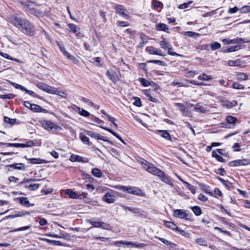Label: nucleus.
Returning a JSON list of instances; mask_svg holds the SVG:
<instances>
[{
    "label": "nucleus",
    "instance_id": "f257e3e1",
    "mask_svg": "<svg viewBox=\"0 0 250 250\" xmlns=\"http://www.w3.org/2000/svg\"><path fill=\"white\" fill-rule=\"evenodd\" d=\"M7 21L26 35L32 36L35 34V29L32 23L26 19L21 17L17 14L9 16Z\"/></svg>",
    "mask_w": 250,
    "mask_h": 250
},
{
    "label": "nucleus",
    "instance_id": "f03ea898",
    "mask_svg": "<svg viewBox=\"0 0 250 250\" xmlns=\"http://www.w3.org/2000/svg\"><path fill=\"white\" fill-rule=\"evenodd\" d=\"M142 164L143 167L147 172L154 175L158 176L162 171L161 169L156 167L153 164L146 161L145 160L144 162H142Z\"/></svg>",
    "mask_w": 250,
    "mask_h": 250
},
{
    "label": "nucleus",
    "instance_id": "7ed1b4c3",
    "mask_svg": "<svg viewBox=\"0 0 250 250\" xmlns=\"http://www.w3.org/2000/svg\"><path fill=\"white\" fill-rule=\"evenodd\" d=\"M118 189L136 195H140L142 193V190L140 188L131 186H121Z\"/></svg>",
    "mask_w": 250,
    "mask_h": 250
},
{
    "label": "nucleus",
    "instance_id": "20e7f679",
    "mask_svg": "<svg viewBox=\"0 0 250 250\" xmlns=\"http://www.w3.org/2000/svg\"><path fill=\"white\" fill-rule=\"evenodd\" d=\"M121 244L125 245L127 247H136L140 249L143 248L145 246H146V244L144 243L137 244L136 243H134L133 242H125L124 241H119L114 242V245L117 247H121Z\"/></svg>",
    "mask_w": 250,
    "mask_h": 250
},
{
    "label": "nucleus",
    "instance_id": "39448f33",
    "mask_svg": "<svg viewBox=\"0 0 250 250\" xmlns=\"http://www.w3.org/2000/svg\"><path fill=\"white\" fill-rule=\"evenodd\" d=\"M173 216L175 217L186 219L190 220V215L184 209H175L173 211Z\"/></svg>",
    "mask_w": 250,
    "mask_h": 250
},
{
    "label": "nucleus",
    "instance_id": "423d86ee",
    "mask_svg": "<svg viewBox=\"0 0 250 250\" xmlns=\"http://www.w3.org/2000/svg\"><path fill=\"white\" fill-rule=\"evenodd\" d=\"M43 127L48 131H55L57 130H61V127L57 125L51 121H44L42 123Z\"/></svg>",
    "mask_w": 250,
    "mask_h": 250
},
{
    "label": "nucleus",
    "instance_id": "0eeeda50",
    "mask_svg": "<svg viewBox=\"0 0 250 250\" xmlns=\"http://www.w3.org/2000/svg\"><path fill=\"white\" fill-rule=\"evenodd\" d=\"M114 9L116 10L117 13L122 16L125 19L128 18V11L124 8L123 5H117L114 7Z\"/></svg>",
    "mask_w": 250,
    "mask_h": 250
},
{
    "label": "nucleus",
    "instance_id": "6e6552de",
    "mask_svg": "<svg viewBox=\"0 0 250 250\" xmlns=\"http://www.w3.org/2000/svg\"><path fill=\"white\" fill-rule=\"evenodd\" d=\"M158 176L161 178L162 181H163L164 183L169 185L171 187L174 186V184L173 183L172 180L170 178L169 176H168V175H167L165 173V172H163L162 170L159 173V174Z\"/></svg>",
    "mask_w": 250,
    "mask_h": 250
},
{
    "label": "nucleus",
    "instance_id": "1a4fd4ad",
    "mask_svg": "<svg viewBox=\"0 0 250 250\" xmlns=\"http://www.w3.org/2000/svg\"><path fill=\"white\" fill-rule=\"evenodd\" d=\"M90 223L93 227L96 228H102L104 229H107L108 228V225L106 223L101 222L100 219H98L97 220H91L90 221Z\"/></svg>",
    "mask_w": 250,
    "mask_h": 250
},
{
    "label": "nucleus",
    "instance_id": "9d476101",
    "mask_svg": "<svg viewBox=\"0 0 250 250\" xmlns=\"http://www.w3.org/2000/svg\"><path fill=\"white\" fill-rule=\"evenodd\" d=\"M107 77L114 83H116L119 80V77L117 73L113 70H107L106 73Z\"/></svg>",
    "mask_w": 250,
    "mask_h": 250
},
{
    "label": "nucleus",
    "instance_id": "9b49d317",
    "mask_svg": "<svg viewBox=\"0 0 250 250\" xmlns=\"http://www.w3.org/2000/svg\"><path fill=\"white\" fill-rule=\"evenodd\" d=\"M248 164V161L246 159L236 160L234 161H231L229 163V165L230 167H237L239 166H244Z\"/></svg>",
    "mask_w": 250,
    "mask_h": 250
},
{
    "label": "nucleus",
    "instance_id": "f8f14e48",
    "mask_svg": "<svg viewBox=\"0 0 250 250\" xmlns=\"http://www.w3.org/2000/svg\"><path fill=\"white\" fill-rule=\"evenodd\" d=\"M46 236L51 237H55L57 238H64L68 239L69 237V235L67 233L61 231L60 234H56L53 233L49 232L46 234Z\"/></svg>",
    "mask_w": 250,
    "mask_h": 250
},
{
    "label": "nucleus",
    "instance_id": "ddd939ff",
    "mask_svg": "<svg viewBox=\"0 0 250 250\" xmlns=\"http://www.w3.org/2000/svg\"><path fill=\"white\" fill-rule=\"evenodd\" d=\"M222 42L225 44H233V43H243V42H247V41H244V39H242L241 38H237V39H232V40L224 39L222 40Z\"/></svg>",
    "mask_w": 250,
    "mask_h": 250
},
{
    "label": "nucleus",
    "instance_id": "4468645a",
    "mask_svg": "<svg viewBox=\"0 0 250 250\" xmlns=\"http://www.w3.org/2000/svg\"><path fill=\"white\" fill-rule=\"evenodd\" d=\"M146 51L151 55H157L163 56L164 55L161 53V50H158L153 46H148L146 48Z\"/></svg>",
    "mask_w": 250,
    "mask_h": 250
},
{
    "label": "nucleus",
    "instance_id": "2eb2a0df",
    "mask_svg": "<svg viewBox=\"0 0 250 250\" xmlns=\"http://www.w3.org/2000/svg\"><path fill=\"white\" fill-rule=\"evenodd\" d=\"M103 199L108 203H112L115 201V196L112 193H106L104 196Z\"/></svg>",
    "mask_w": 250,
    "mask_h": 250
},
{
    "label": "nucleus",
    "instance_id": "dca6fc26",
    "mask_svg": "<svg viewBox=\"0 0 250 250\" xmlns=\"http://www.w3.org/2000/svg\"><path fill=\"white\" fill-rule=\"evenodd\" d=\"M68 26L70 29V31L75 33L76 36H81V33L80 32V28H78L77 26L73 23H69Z\"/></svg>",
    "mask_w": 250,
    "mask_h": 250
},
{
    "label": "nucleus",
    "instance_id": "f3484780",
    "mask_svg": "<svg viewBox=\"0 0 250 250\" xmlns=\"http://www.w3.org/2000/svg\"><path fill=\"white\" fill-rule=\"evenodd\" d=\"M144 93L146 96L147 99L150 101L154 103H157L158 102V100L156 97L152 96L150 90H145L144 91Z\"/></svg>",
    "mask_w": 250,
    "mask_h": 250
},
{
    "label": "nucleus",
    "instance_id": "a211bd4d",
    "mask_svg": "<svg viewBox=\"0 0 250 250\" xmlns=\"http://www.w3.org/2000/svg\"><path fill=\"white\" fill-rule=\"evenodd\" d=\"M30 109L32 111L36 112L46 113L47 112L46 109L43 108L40 105L35 104H32Z\"/></svg>",
    "mask_w": 250,
    "mask_h": 250
},
{
    "label": "nucleus",
    "instance_id": "6ab92c4d",
    "mask_svg": "<svg viewBox=\"0 0 250 250\" xmlns=\"http://www.w3.org/2000/svg\"><path fill=\"white\" fill-rule=\"evenodd\" d=\"M156 29L158 31L168 32V26L165 23H158L156 24Z\"/></svg>",
    "mask_w": 250,
    "mask_h": 250
},
{
    "label": "nucleus",
    "instance_id": "aec40b11",
    "mask_svg": "<svg viewBox=\"0 0 250 250\" xmlns=\"http://www.w3.org/2000/svg\"><path fill=\"white\" fill-rule=\"evenodd\" d=\"M26 159L32 164H42L46 163V161L41 158H29Z\"/></svg>",
    "mask_w": 250,
    "mask_h": 250
},
{
    "label": "nucleus",
    "instance_id": "412c9836",
    "mask_svg": "<svg viewBox=\"0 0 250 250\" xmlns=\"http://www.w3.org/2000/svg\"><path fill=\"white\" fill-rule=\"evenodd\" d=\"M30 213L27 211L25 212H18L16 214L13 215H10L7 216L6 219H13L18 217H21L24 215H29Z\"/></svg>",
    "mask_w": 250,
    "mask_h": 250
},
{
    "label": "nucleus",
    "instance_id": "4be33fe9",
    "mask_svg": "<svg viewBox=\"0 0 250 250\" xmlns=\"http://www.w3.org/2000/svg\"><path fill=\"white\" fill-rule=\"evenodd\" d=\"M21 3L23 6L25 10L30 12L31 14L35 9L31 5L27 3L25 1H21Z\"/></svg>",
    "mask_w": 250,
    "mask_h": 250
},
{
    "label": "nucleus",
    "instance_id": "5701e85b",
    "mask_svg": "<svg viewBox=\"0 0 250 250\" xmlns=\"http://www.w3.org/2000/svg\"><path fill=\"white\" fill-rule=\"evenodd\" d=\"M20 203L27 207H30L31 206H33V204H31L27 198L26 197H20Z\"/></svg>",
    "mask_w": 250,
    "mask_h": 250
},
{
    "label": "nucleus",
    "instance_id": "b1692460",
    "mask_svg": "<svg viewBox=\"0 0 250 250\" xmlns=\"http://www.w3.org/2000/svg\"><path fill=\"white\" fill-rule=\"evenodd\" d=\"M175 105L179 108L180 110L183 113L184 115H188V110L186 108L184 104L181 103H175Z\"/></svg>",
    "mask_w": 250,
    "mask_h": 250
},
{
    "label": "nucleus",
    "instance_id": "393cba45",
    "mask_svg": "<svg viewBox=\"0 0 250 250\" xmlns=\"http://www.w3.org/2000/svg\"><path fill=\"white\" fill-rule=\"evenodd\" d=\"M70 161L74 162H83V158L79 155L72 154L69 158Z\"/></svg>",
    "mask_w": 250,
    "mask_h": 250
},
{
    "label": "nucleus",
    "instance_id": "a878e982",
    "mask_svg": "<svg viewBox=\"0 0 250 250\" xmlns=\"http://www.w3.org/2000/svg\"><path fill=\"white\" fill-rule=\"evenodd\" d=\"M194 108L195 111L201 113H205L207 112V109L199 104H195Z\"/></svg>",
    "mask_w": 250,
    "mask_h": 250
},
{
    "label": "nucleus",
    "instance_id": "bb28decb",
    "mask_svg": "<svg viewBox=\"0 0 250 250\" xmlns=\"http://www.w3.org/2000/svg\"><path fill=\"white\" fill-rule=\"evenodd\" d=\"M65 193L72 199H77L78 196L75 192H74L71 189H67L65 190Z\"/></svg>",
    "mask_w": 250,
    "mask_h": 250
},
{
    "label": "nucleus",
    "instance_id": "cd10ccee",
    "mask_svg": "<svg viewBox=\"0 0 250 250\" xmlns=\"http://www.w3.org/2000/svg\"><path fill=\"white\" fill-rule=\"evenodd\" d=\"M35 145V143L33 141H29L26 142L25 143L20 144L18 143V147H28Z\"/></svg>",
    "mask_w": 250,
    "mask_h": 250
},
{
    "label": "nucleus",
    "instance_id": "c85d7f7f",
    "mask_svg": "<svg viewBox=\"0 0 250 250\" xmlns=\"http://www.w3.org/2000/svg\"><path fill=\"white\" fill-rule=\"evenodd\" d=\"M228 64L230 66H240L241 65V62L240 59H237L234 61L229 60Z\"/></svg>",
    "mask_w": 250,
    "mask_h": 250
},
{
    "label": "nucleus",
    "instance_id": "c756f323",
    "mask_svg": "<svg viewBox=\"0 0 250 250\" xmlns=\"http://www.w3.org/2000/svg\"><path fill=\"white\" fill-rule=\"evenodd\" d=\"M164 223H165V226L167 228L172 229L173 230H176V229H177V228L178 227L176 225H175L173 223H172L171 222L168 221H164Z\"/></svg>",
    "mask_w": 250,
    "mask_h": 250
},
{
    "label": "nucleus",
    "instance_id": "7c9ffc66",
    "mask_svg": "<svg viewBox=\"0 0 250 250\" xmlns=\"http://www.w3.org/2000/svg\"><path fill=\"white\" fill-rule=\"evenodd\" d=\"M91 173L94 176L97 178H101L102 177V173L98 168H93L91 170Z\"/></svg>",
    "mask_w": 250,
    "mask_h": 250
},
{
    "label": "nucleus",
    "instance_id": "2f4dec72",
    "mask_svg": "<svg viewBox=\"0 0 250 250\" xmlns=\"http://www.w3.org/2000/svg\"><path fill=\"white\" fill-rule=\"evenodd\" d=\"M158 131L162 133L161 136L162 137L167 140H171V136L167 130H159Z\"/></svg>",
    "mask_w": 250,
    "mask_h": 250
},
{
    "label": "nucleus",
    "instance_id": "473e14b6",
    "mask_svg": "<svg viewBox=\"0 0 250 250\" xmlns=\"http://www.w3.org/2000/svg\"><path fill=\"white\" fill-rule=\"evenodd\" d=\"M195 242L197 244L202 246H207L208 245L207 240L202 237L197 238L195 240Z\"/></svg>",
    "mask_w": 250,
    "mask_h": 250
},
{
    "label": "nucleus",
    "instance_id": "72a5a7b5",
    "mask_svg": "<svg viewBox=\"0 0 250 250\" xmlns=\"http://www.w3.org/2000/svg\"><path fill=\"white\" fill-rule=\"evenodd\" d=\"M160 46L164 49H171V45L170 43L166 41L165 39H164L163 41H161L160 42Z\"/></svg>",
    "mask_w": 250,
    "mask_h": 250
},
{
    "label": "nucleus",
    "instance_id": "f704fd0d",
    "mask_svg": "<svg viewBox=\"0 0 250 250\" xmlns=\"http://www.w3.org/2000/svg\"><path fill=\"white\" fill-rule=\"evenodd\" d=\"M212 77L210 75H208L205 73L203 74L202 75H199L198 77V79L199 80L203 81H208L212 79Z\"/></svg>",
    "mask_w": 250,
    "mask_h": 250
},
{
    "label": "nucleus",
    "instance_id": "c9c22d12",
    "mask_svg": "<svg viewBox=\"0 0 250 250\" xmlns=\"http://www.w3.org/2000/svg\"><path fill=\"white\" fill-rule=\"evenodd\" d=\"M212 156L214 158H215L218 161L222 162V163H225L226 162V160L223 158L221 156H220L218 154L216 153L215 151L212 152Z\"/></svg>",
    "mask_w": 250,
    "mask_h": 250
},
{
    "label": "nucleus",
    "instance_id": "e433bc0d",
    "mask_svg": "<svg viewBox=\"0 0 250 250\" xmlns=\"http://www.w3.org/2000/svg\"><path fill=\"white\" fill-rule=\"evenodd\" d=\"M210 48L212 50L214 51L221 48V44L217 42H212L210 44Z\"/></svg>",
    "mask_w": 250,
    "mask_h": 250
},
{
    "label": "nucleus",
    "instance_id": "4c0bfd02",
    "mask_svg": "<svg viewBox=\"0 0 250 250\" xmlns=\"http://www.w3.org/2000/svg\"><path fill=\"white\" fill-rule=\"evenodd\" d=\"M218 179L219 180L228 188H231L232 187V185L231 183H230L228 181H226L223 179L218 177Z\"/></svg>",
    "mask_w": 250,
    "mask_h": 250
},
{
    "label": "nucleus",
    "instance_id": "58836bf2",
    "mask_svg": "<svg viewBox=\"0 0 250 250\" xmlns=\"http://www.w3.org/2000/svg\"><path fill=\"white\" fill-rule=\"evenodd\" d=\"M237 79L238 80L244 81L248 79V76L244 73L240 72L237 74Z\"/></svg>",
    "mask_w": 250,
    "mask_h": 250
},
{
    "label": "nucleus",
    "instance_id": "ea45409f",
    "mask_svg": "<svg viewBox=\"0 0 250 250\" xmlns=\"http://www.w3.org/2000/svg\"><path fill=\"white\" fill-rule=\"evenodd\" d=\"M22 165L23 164L21 163H15L9 165V167L11 168L21 170L24 168V166Z\"/></svg>",
    "mask_w": 250,
    "mask_h": 250
},
{
    "label": "nucleus",
    "instance_id": "a19ab883",
    "mask_svg": "<svg viewBox=\"0 0 250 250\" xmlns=\"http://www.w3.org/2000/svg\"><path fill=\"white\" fill-rule=\"evenodd\" d=\"M122 207L125 211H126L127 210L129 211L135 213H137L139 212V209L138 208L129 207H126V206H122Z\"/></svg>",
    "mask_w": 250,
    "mask_h": 250
},
{
    "label": "nucleus",
    "instance_id": "79ce46f5",
    "mask_svg": "<svg viewBox=\"0 0 250 250\" xmlns=\"http://www.w3.org/2000/svg\"><path fill=\"white\" fill-rule=\"evenodd\" d=\"M44 91L54 94V93H56V88L47 85Z\"/></svg>",
    "mask_w": 250,
    "mask_h": 250
},
{
    "label": "nucleus",
    "instance_id": "37998d69",
    "mask_svg": "<svg viewBox=\"0 0 250 250\" xmlns=\"http://www.w3.org/2000/svg\"><path fill=\"white\" fill-rule=\"evenodd\" d=\"M192 211L195 215L199 216L201 214L202 211L200 208L198 206H194L191 208Z\"/></svg>",
    "mask_w": 250,
    "mask_h": 250
},
{
    "label": "nucleus",
    "instance_id": "c03bdc74",
    "mask_svg": "<svg viewBox=\"0 0 250 250\" xmlns=\"http://www.w3.org/2000/svg\"><path fill=\"white\" fill-rule=\"evenodd\" d=\"M176 231H177L181 235L186 237L189 238L190 237V234L189 233L186 232L185 230L182 229L179 227H178Z\"/></svg>",
    "mask_w": 250,
    "mask_h": 250
},
{
    "label": "nucleus",
    "instance_id": "a18cd8bd",
    "mask_svg": "<svg viewBox=\"0 0 250 250\" xmlns=\"http://www.w3.org/2000/svg\"><path fill=\"white\" fill-rule=\"evenodd\" d=\"M226 121L229 124H234L237 121V119L234 117H232L231 116H228L226 117Z\"/></svg>",
    "mask_w": 250,
    "mask_h": 250
},
{
    "label": "nucleus",
    "instance_id": "49530a36",
    "mask_svg": "<svg viewBox=\"0 0 250 250\" xmlns=\"http://www.w3.org/2000/svg\"><path fill=\"white\" fill-rule=\"evenodd\" d=\"M232 87L236 89H244V85L240 84L238 83H233L232 85Z\"/></svg>",
    "mask_w": 250,
    "mask_h": 250
},
{
    "label": "nucleus",
    "instance_id": "de8ad7c7",
    "mask_svg": "<svg viewBox=\"0 0 250 250\" xmlns=\"http://www.w3.org/2000/svg\"><path fill=\"white\" fill-rule=\"evenodd\" d=\"M80 137L82 141L85 144H88L89 143V138L82 133L80 134Z\"/></svg>",
    "mask_w": 250,
    "mask_h": 250
},
{
    "label": "nucleus",
    "instance_id": "09e8293b",
    "mask_svg": "<svg viewBox=\"0 0 250 250\" xmlns=\"http://www.w3.org/2000/svg\"><path fill=\"white\" fill-rule=\"evenodd\" d=\"M84 133L86 135H87L92 138H94L95 139H96V137L98 134V133H94V132H93L92 131H90V130L84 131Z\"/></svg>",
    "mask_w": 250,
    "mask_h": 250
},
{
    "label": "nucleus",
    "instance_id": "8fccbe9b",
    "mask_svg": "<svg viewBox=\"0 0 250 250\" xmlns=\"http://www.w3.org/2000/svg\"><path fill=\"white\" fill-rule=\"evenodd\" d=\"M13 98V95L11 93L6 94H0V98L2 99H11Z\"/></svg>",
    "mask_w": 250,
    "mask_h": 250
},
{
    "label": "nucleus",
    "instance_id": "3c124183",
    "mask_svg": "<svg viewBox=\"0 0 250 250\" xmlns=\"http://www.w3.org/2000/svg\"><path fill=\"white\" fill-rule=\"evenodd\" d=\"M44 180V179H28L24 180V181L21 182V184H23L28 183H30L31 182H38V181H41L42 180Z\"/></svg>",
    "mask_w": 250,
    "mask_h": 250
},
{
    "label": "nucleus",
    "instance_id": "603ef678",
    "mask_svg": "<svg viewBox=\"0 0 250 250\" xmlns=\"http://www.w3.org/2000/svg\"><path fill=\"white\" fill-rule=\"evenodd\" d=\"M184 184L186 185L187 188L191 191L192 193H195V189L193 186L191 185V184H189L187 182H184Z\"/></svg>",
    "mask_w": 250,
    "mask_h": 250
},
{
    "label": "nucleus",
    "instance_id": "864d4df0",
    "mask_svg": "<svg viewBox=\"0 0 250 250\" xmlns=\"http://www.w3.org/2000/svg\"><path fill=\"white\" fill-rule=\"evenodd\" d=\"M139 81L143 86H147L150 85V83L144 78H140Z\"/></svg>",
    "mask_w": 250,
    "mask_h": 250
},
{
    "label": "nucleus",
    "instance_id": "5fc2aeb1",
    "mask_svg": "<svg viewBox=\"0 0 250 250\" xmlns=\"http://www.w3.org/2000/svg\"><path fill=\"white\" fill-rule=\"evenodd\" d=\"M106 116L107 117V119H108V121L109 122H111L113 124V125L116 127V128H118V125L115 122V121H116V119L115 118L113 117H111L110 115H106Z\"/></svg>",
    "mask_w": 250,
    "mask_h": 250
},
{
    "label": "nucleus",
    "instance_id": "6e6d98bb",
    "mask_svg": "<svg viewBox=\"0 0 250 250\" xmlns=\"http://www.w3.org/2000/svg\"><path fill=\"white\" fill-rule=\"evenodd\" d=\"M4 121L7 123H9L12 125H14L16 122V119H11L7 117H5Z\"/></svg>",
    "mask_w": 250,
    "mask_h": 250
},
{
    "label": "nucleus",
    "instance_id": "4d7b16f0",
    "mask_svg": "<svg viewBox=\"0 0 250 250\" xmlns=\"http://www.w3.org/2000/svg\"><path fill=\"white\" fill-rule=\"evenodd\" d=\"M96 139L103 140V141H104V142H106L110 144H112L111 141H109V140L106 139L105 138V137H104L103 136H102V135H101L100 134H99L98 133V134L97 135Z\"/></svg>",
    "mask_w": 250,
    "mask_h": 250
},
{
    "label": "nucleus",
    "instance_id": "13d9d810",
    "mask_svg": "<svg viewBox=\"0 0 250 250\" xmlns=\"http://www.w3.org/2000/svg\"><path fill=\"white\" fill-rule=\"evenodd\" d=\"M117 25L119 27H126L129 25V23L126 21H118Z\"/></svg>",
    "mask_w": 250,
    "mask_h": 250
},
{
    "label": "nucleus",
    "instance_id": "bf43d9fd",
    "mask_svg": "<svg viewBox=\"0 0 250 250\" xmlns=\"http://www.w3.org/2000/svg\"><path fill=\"white\" fill-rule=\"evenodd\" d=\"M140 39L141 40V42L138 45V47H142L144 46V45L146 43L147 41L144 39V35H142L140 37Z\"/></svg>",
    "mask_w": 250,
    "mask_h": 250
},
{
    "label": "nucleus",
    "instance_id": "052dcab7",
    "mask_svg": "<svg viewBox=\"0 0 250 250\" xmlns=\"http://www.w3.org/2000/svg\"><path fill=\"white\" fill-rule=\"evenodd\" d=\"M134 105L137 107H140L142 106L141 101L140 98L138 97L134 98V102L133 103Z\"/></svg>",
    "mask_w": 250,
    "mask_h": 250
},
{
    "label": "nucleus",
    "instance_id": "680f3d73",
    "mask_svg": "<svg viewBox=\"0 0 250 250\" xmlns=\"http://www.w3.org/2000/svg\"><path fill=\"white\" fill-rule=\"evenodd\" d=\"M240 11L243 13L249 12H250V6L248 5L243 6L240 9Z\"/></svg>",
    "mask_w": 250,
    "mask_h": 250
},
{
    "label": "nucleus",
    "instance_id": "e2e57ef3",
    "mask_svg": "<svg viewBox=\"0 0 250 250\" xmlns=\"http://www.w3.org/2000/svg\"><path fill=\"white\" fill-rule=\"evenodd\" d=\"M32 14H33L35 15L37 17H42L43 15V13L40 11H38L34 9V10L33 11Z\"/></svg>",
    "mask_w": 250,
    "mask_h": 250
},
{
    "label": "nucleus",
    "instance_id": "0e129e2a",
    "mask_svg": "<svg viewBox=\"0 0 250 250\" xmlns=\"http://www.w3.org/2000/svg\"><path fill=\"white\" fill-rule=\"evenodd\" d=\"M39 187V184H31L28 187V188L30 190H36Z\"/></svg>",
    "mask_w": 250,
    "mask_h": 250
},
{
    "label": "nucleus",
    "instance_id": "69168bd1",
    "mask_svg": "<svg viewBox=\"0 0 250 250\" xmlns=\"http://www.w3.org/2000/svg\"><path fill=\"white\" fill-rule=\"evenodd\" d=\"M82 175L84 178L88 179L89 182H92L93 180V178L88 174H86L83 171Z\"/></svg>",
    "mask_w": 250,
    "mask_h": 250
},
{
    "label": "nucleus",
    "instance_id": "338daca9",
    "mask_svg": "<svg viewBox=\"0 0 250 250\" xmlns=\"http://www.w3.org/2000/svg\"><path fill=\"white\" fill-rule=\"evenodd\" d=\"M213 151H215L219 155L220 154L225 156H227V154L226 153L225 151L223 149H216V150H213Z\"/></svg>",
    "mask_w": 250,
    "mask_h": 250
},
{
    "label": "nucleus",
    "instance_id": "774afa93",
    "mask_svg": "<svg viewBox=\"0 0 250 250\" xmlns=\"http://www.w3.org/2000/svg\"><path fill=\"white\" fill-rule=\"evenodd\" d=\"M54 94H56L57 95L60 96L62 97H65L66 94L65 92L59 90L58 88H56V92L54 93Z\"/></svg>",
    "mask_w": 250,
    "mask_h": 250
}]
</instances>
